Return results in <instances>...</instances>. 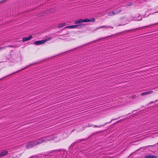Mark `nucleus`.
<instances>
[{"label":"nucleus","mask_w":158,"mask_h":158,"mask_svg":"<svg viewBox=\"0 0 158 158\" xmlns=\"http://www.w3.org/2000/svg\"><path fill=\"white\" fill-rule=\"evenodd\" d=\"M61 139L60 138L59 136H53L51 137L41 138L33 141L27 143L26 146L27 148H30L33 147L41 144L43 142H47L48 141L54 140L56 142L59 141Z\"/></svg>","instance_id":"nucleus-1"},{"label":"nucleus","mask_w":158,"mask_h":158,"mask_svg":"<svg viewBox=\"0 0 158 158\" xmlns=\"http://www.w3.org/2000/svg\"><path fill=\"white\" fill-rule=\"evenodd\" d=\"M60 150H55L52 151V152H56L58 158H62L64 157L65 153L64 152H60Z\"/></svg>","instance_id":"nucleus-2"},{"label":"nucleus","mask_w":158,"mask_h":158,"mask_svg":"<svg viewBox=\"0 0 158 158\" xmlns=\"http://www.w3.org/2000/svg\"><path fill=\"white\" fill-rule=\"evenodd\" d=\"M121 11V10L120 9H119L118 10H115L114 11L109 12L108 13V15L110 16H111L119 14Z\"/></svg>","instance_id":"nucleus-3"},{"label":"nucleus","mask_w":158,"mask_h":158,"mask_svg":"<svg viewBox=\"0 0 158 158\" xmlns=\"http://www.w3.org/2000/svg\"><path fill=\"white\" fill-rule=\"evenodd\" d=\"M45 43V41H43V40H39L36 41L34 42V44L36 45H39Z\"/></svg>","instance_id":"nucleus-4"},{"label":"nucleus","mask_w":158,"mask_h":158,"mask_svg":"<svg viewBox=\"0 0 158 158\" xmlns=\"http://www.w3.org/2000/svg\"><path fill=\"white\" fill-rule=\"evenodd\" d=\"M32 38V36L31 35H30L28 37L23 38V39L22 41L23 42L28 41L31 39Z\"/></svg>","instance_id":"nucleus-5"},{"label":"nucleus","mask_w":158,"mask_h":158,"mask_svg":"<svg viewBox=\"0 0 158 158\" xmlns=\"http://www.w3.org/2000/svg\"><path fill=\"white\" fill-rule=\"evenodd\" d=\"M153 92L152 91H150L148 92H144L142 93L141 94V95L142 96H144L147 95L152 93Z\"/></svg>","instance_id":"nucleus-6"},{"label":"nucleus","mask_w":158,"mask_h":158,"mask_svg":"<svg viewBox=\"0 0 158 158\" xmlns=\"http://www.w3.org/2000/svg\"><path fill=\"white\" fill-rule=\"evenodd\" d=\"M157 156L154 155H148L145 156L143 158H157Z\"/></svg>","instance_id":"nucleus-7"},{"label":"nucleus","mask_w":158,"mask_h":158,"mask_svg":"<svg viewBox=\"0 0 158 158\" xmlns=\"http://www.w3.org/2000/svg\"><path fill=\"white\" fill-rule=\"evenodd\" d=\"M78 26V25H71V26H67L66 27L64 28H69L70 29H73L74 28H76L77 26Z\"/></svg>","instance_id":"nucleus-8"},{"label":"nucleus","mask_w":158,"mask_h":158,"mask_svg":"<svg viewBox=\"0 0 158 158\" xmlns=\"http://www.w3.org/2000/svg\"><path fill=\"white\" fill-rule=\"evenodd\" d=\"M7 154V152L6 151H3L0 153V156L2 157L4 156Z\"/></svg>","instance_id":"nucleus-9"},{"label":"nucleus","mask_w":158,"mask_h":158,"mask_svg":"<svg viewBox=\"0 0 158 158\" xmlns=\"http://www.w3.org/2000/svg\"><path fill=\"white\" fill-rule=\"evenodd\" d=\"M110 27V26H103L101 27H100L97 28V29L96 30H98V29L102 28H107Z\"/></svg>","instance_id":"nucleus-10"},{"label":"nucleus","mask_w":158,"mask_h":158,"mask_svg":"<svg viewBox=\"0 0 158 158\" xmlns=\"http://www.w3.org/2000/svg\"><path fill=\"white\" fill-rule=\"evenodd\" d=\"M83 23L82 19H80L79 20L76 21L75 22V23L76 24H77L81 23Z\"/></svg>","instance_id":"nucleus-11"},{"label":"nucleus","mask_w":158,"mask_h":158,"mask_svg":"<svg viewBox=\"0 0 158 158\" xmlns=\"http://www.w3.org/2000/svg\"><path fill=\"white\" fill-rule=\"evenodd\" d=\"M142 19V18L139 15V16L137 17V18H135V20H137V21H140Z\"/></svg>","instance_id":"nucleus-12"},{"label":"nucleus","mask_w":158,"mask_h":158,"mask_svg":"<svg viewBox=\"0 0 158 158\" xmlns=\"http://www.w3.org/2000/svg\"><path fill=\"white\" fill-rule=\"evenodd\" d=\"M65 25V24L64 23H62L61 24H60L58 26V28H60L61 27H63Z\"/></svg>","instance_id":"nucleus-13"},{"label":"nucleus","mask_w":158,"mask_h":158,"mask_svg":"<svg viewBox=\"0 0 158 158\" xmlns=\"http://www.w3.org/2000/svg\"><path fill=\"white\" fill-rule=\"evenodd\" d=\"M89 19H82V21L83 22H90Z\"/></svg>","instance_id":"nucleus-14"},{"label":"nucleus","mask_w":158,"mask_h":158,"mask_svg":"<svg viewBox=\"0 0 158 158\" xmlns=\"http://www.w3.org/2000/svg\"><path fill=\"white\" fill-rule=\"evenodd\" d=\"M7 47H14L13 46H11V45H9L7 46H5L4 47H0V50H1L2 49L4 48H6Z\"/></svg>","instance_id":"nucleus-15"},{"label":"nucleus","mask_w":158,"mask_h":158,"mask_svg":"<svg viewBox=\"0 0 158 158\" xmlns=\"http://www.w3.org/2000/svg\"><path fill=\"white\" fill-rule=\"evenodd\" d=\"M158 24V23H154V24H152L149 25H148V26H144L143 27H141V28H145V27H148V26H152V25H155V24Z\"/></svg>","instance_id":"nucleus-16"},{"label":"nucleus","mask_w":158,"mask_h":158,"mask_svg":"<svg viewBox=\"0 0 158 158\" xmlns=\"http://www.w3.org/2000/svg\"><path fill=\"white\" fill-rule=\"evenodd\" d=\"M51 39V38H46V39L43 40V41H45V43L46 41L49 40Z\"/></svg>","instance_id":"nucleus-17"},{"label":"nucleus","mask_w":158,"mask_h":158,"mask_svg":"<svg viewBox=\"0 0 158 158\" xmlns=\"http://www.w3.org/2000/svg\"><path fill=\"white\" fill-rule=\"evenodd\" d=\"M89 20L90 21V22H94L95 21V19L94 18H91L90 19H89Z\"/></svg>","instance_id":"nucleus-18"},{"label":"nucleus","mask_w":158,"mask_h":158,"mask_svg":"<svg viewBox=\"0 0 158 158\" xmlns=\"http://www.w3.org/2000/svg\"><path fill=\"white\" fill-rule=\"evenodd\" d=\"M6 38H4V39H3V42L4 43H6V42H9L8 41V40H5V39Z\"/></svg>","instance_id":"nucleus-19"},{"label":"nucleus","mask_w":158,"mask_h":158,"mask_svg":"<svg viewBox=\"0 0 158 158\" xmlns=\"http://www.w3.org/2000/svg\"><path fill=\"white\" fill-rule=\"evenodd\" d=\"M102 126H103V125H100V126H97V125H95V126H94V127H100Z\"/></svg>","instance_id":"nucleus-20"},{"label":"nucleus","mask_w":158,"mask_h":158,"mask_svg":"<svg viewBox=\"0 0 158 158\" xmlns=\"http://www.w3.org/2000/svg\"><path fill=\"white\" fill-rule=\"evenodd\" d=\"M126 24H119L118 25V26H123L125 25Z\"/></svg>","instance_id":"nucleus-21"},{"label":"nucleus","mask_w":158,"mask_h":158,"mask_svg":"<svg viewBox=\"0 0 158 158\" xmlns=\"http://www.w3.org/2000/svg\"><path fill=\"white\" fill-rule=\"evenodd\" d=\"M155 102H150L149 103L150 104H152V103H154Z\"/></svg>","instance_id":"nucleus-22"},{"label":"nucleus","mask_w":158,"mask_h":158,"mask_svg":"<svg viewBox=\"0 0 158 158\" xmlns=\"http://www.w3.org/2000/svg\"><path fill=\"white\" fill-rule=\"evenodd\" d=\"M140 28H137L136 29H134V30H136V29H139Z\"/></svg>","instance_id":"nucleus-23"},{"label":"nucleus","mask_w":158,"mask_h":158,"mask_svg":"<svg viewBox=\"0 0 158 158\" xmlns=\"http://www.w3.org/2000/svg\"><path fill=\"white\" fill-rule=\"evenodd\" d=\"M123 18L120 19V20H123Z\"/></svg>","instance_id":"nucleus-24"},{"label":"nucleus","mask_w":158,"mask_h":158,"mask_svg":"<svg viewBox=\"0 0 158 158\" xmlns=\"http://www.w3.org/2000/svg\"><path fill=\"white\" fill-rule=\"evenodd\" d=\"M134 97H135L132 96V98H134Z\"/></svg>","instance_id":"nucleus-25"}]
</instances>
